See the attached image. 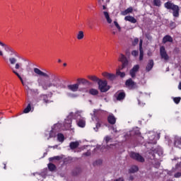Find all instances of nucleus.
Wrapping results in <instances>:
<instances>
[{
    "mask_svg": "<svg viewBox=\"0 0 181 181\" xmlns=\"http://www.w3.org/2000/svg\"><path fill=\"white\" fill-rule=\"evenodd\" d=\"M76 119L78 127L80 128H84L86 127V118L83 117L81 115V112H76L75 113L71 112L65 119L64 124V129H62V124L60 122L54 124L50 132H46L45 134V137L49 141V138H56L57 132H59L62 129H70L71 128V121L72 119Z\"/></svg>",
    "mask_w": 181,
    "mask_h": 181,
    "instance_id": "1",
    "label": "nucleus"
},
{
    "mask_svg": "<svg viewBox=\"0 0 181 181\" xmlns=\"http://www.w3.org/2000/svg\"><path fill=\"white\" fill-rule=\"evenodd\" d=\"M52 77L53 78L52 81L48 80L46 82H42L40 81H37L39 87H42V90H47L50 88V87H56V88H66V86L60 81L55 76V75L52 74Z\"/></svg>",
    "mask_w": 181,
    "mask_h": 181,
    "instance_id": "2",
    "label": "nucleus"
},
{
    "mask_svg": "<svg viewBox=\"0 0 181 181\" xmlns=\"http://www.w3.org/2000/svg\"><path fill=\"white\" fill-rule=\"evenodd\" d=\"M91 84V82L86 78H78L76 83L68 85L67 88L72 93H76V91H84Z\"/></svg>",
    "mask_w": 181,
    "mask_h": 181,
    "instance_id": "3",
    "label": "nucleus"
},
{
    "mask_svg": "<svg viewBox=\"0 0 181 181\" xmlns=\"http://www.w3.org/2000/svg\"><path fill=\"white\" fill-rule=\"evenodd\" d=\"M164 6L166 8V9L173 11V16L174 18H179V11H180L179 6L175 5V4L172 3V1H167L164 4Z\"/></svg>",
    "mask_w": 181,
    "mask_h": 181,
    "instance_id": "4",
    "label": "nucleus"
},
{
    "mask_svg": "<svg viewBox=\"0 0 181 181\" xmlns=\"http://www.w3.org/2000/svg\"><path fill=\"white\" fill-rule=\"evenodd\" d=\"M0 46H1V47H4L6 53H13V54H15V50H13V49L11 46L2 42V41H0ZM0 56L3 57L4 60H6V57L4 54V52L1 49Z\"/></svg>",
    "mask_w": 181,
    "mask_h": 181,
    "instance_id": "5",
    "label": "nucleus"
},
{
    "mask_svg": "<svg viewBox=\"0 0 181 181\" xmlns=\"http://www.w3.org/2000/svg\"><path fill=\"white\" fill-rule=\"evenodd\" d=\"M152 151H150L149 153L152 154L153 159L159 160L163 157V150L160 146H158L154 150H152Z\"/></svg>",
    "mask_w": 181,
    "mask_h": 181,
    "instance_id": "6",
    "label": "nucleus"
},
{
    "mask_svg": "<svg viewBox=\"0 0 181 181\" xmlns=\"http://www.w3.org/2000/svg\"><path fill=\"white\" fill-rule=\"evenodd\" d=\"M147 136L148 138V144H153L155 145L158 139H159V134H156L155 132H149L147 134Z\"/></svg>",
    "mask_w": 181,
    "mask_h": 181,
    "instance_id": "7",
    "label": "nucleus"
},
{
    "mask_svg": "<svg viewBox=\"0 0 181 181\" xmlns=\"http://www.w3.org/2000/svg\"><path fill=\"white\" fill-rule=\"evenodd\" d=\"M98 110H93V115L95 117V127H93V130L95 132H98V129L101 128V124H103V119H101L100 117H97V112H98Z\"/></svg>",
    "mask_w": 181,
    "mask_h": 181,
    "instance_id": "8",
    "label": "nucleus"
},
{
    "mask_svg": "<svg viewBox=\"0 0 181 181\" xmlns=\"http://www.w3.org/2000/svg\"><path fill=\"white\" fill-rule=\"evenodd\" d=\"M98 88L101 91V93H107L108 90H110V87L108 86V82L107 81L100 80L98 81Z\"/></svg>",
    "mask_w": 181,
    "mask_h": 181,
    "instance_id": "9",
    "label": "nucleus"
},
{
    "mask_svg": "<svg viewBox=\"0 0 181 181\" xmlns=\"http://www.w3.org/2000/svg\"><path fill=\"white\" fill-rule=\"evenodd\" d=\"M130 158L134 160H136L137 162H140L141 163H144V162H145V158L138 153H130Z\"/></svg>",
    "mask_w": 181,
    "mask_h": 181,
    "instance_id": "10",
    "label": "nucleus"
},
{
    "mask_svg": "<svg viewBox=\"0 0 181 181\" xmlns=\"http://www.w3.org/2000/svg\"><path fill=\"white\" fill-rule=\"evenodd\" d=\"M160 55L161 59H163L165 62H168V60H169V55L168 54V52H166V49L163 46L160 47Z\"/></svg>",
    "mask_w": 181,
    "mask_h": 181,
    "instance_id": "11",
    "label": "nucleus"
},
{
    "mask_svg": "<svg viewBox=\"0 0 181 181\" xmlns=\"http://www.w3.org/2000/svg\"><path fill=\"white\" fill-rule=\"evenodd\" d=\"M33 71L35 74H37V76H40V77H46L47 78H49L51 74L42 71L40 69H39V68H34Z\"/></svg>",
    "mask_w": 181,
    "mask_h": 181,
    "instance_id": "12",
    "label": "nucleus"
},
{
    "mask_svg": "<svg viewBox=\"0 0 181 181\" xmlns=\"http://www.w3.org/2000/svg\"><path fill=\"white\" fill-rule=\"evenodd\" d=\"M119 62H121V63L122 64L120 70L125 69V67L128 66V59H127V57H125V55L122 54H121L119 57Z\"/></svg>",
    "mask_w": 181,
    "mask_h": 181,
    "instance_id": "13",
    "label": "nucleus"
},
{
    "mask_svg": "<svg viewBox=\"0 0 181 181\" xmlns=\"http://www.w3.org/2000/svg\"><path fill=\"white\" fill-rule=\"evenodd\" d=\"M125 84L127 87L129 88V90H134V88H136V83L133 81L132 78L127 80Z\"/></svg>",
    "mask_w": 181,
    "mask_h": 181,
    "instance_id": "14",
    "label": "nucleus"
},
{
    "mask_svg": "<svg viewBox=\"0 0 181 181\" xmlns=\"http://www.w3.org/2000/svg\"><path fill=\"white\" fill-rule=\"evenodd\" d=\"M134 135H139V130L138 129V128L134 129L133 130H131L130 132H127L124 135V138H126L127 140L129 139V136H132Z\"/></svg>",
    "mask_w": 181,
    "mask_h": 181,
    "instance_id": "15",
    "label": "nucleus"
},
{
    "mask_svg": "<svg viewBox=\"0 0 181 181\" xmlns=\"http://www.w3.org/2000/svg\"><path fill=\"white\" fill-rule=\"evenodd\" d=\"M139 70V65H135L131 70H130V76L132 78H135L136 76V73H138Z\"/></svg>",
    "mask_w": 181,
    "mask_h": 181,
    "instance_id": "16",
    "label": "nucleus"
},
{
    "mask_svg": "<svg viewBox=\"0 0 181 181\" xmlns=\"http://www.w3.org/2000/svg\"><path fill=\"white\" fill-rule=\"evenodd\" d=\"M115 97L117 101H122V100H124V98H125V92L119 91L115 94Z\"/></svg>",
    "mask_w": 181,
    "mask_h": 181,
    "instance_id": "17",
    "label": "nucleus"
},
{
    "mask_svg": "<svg viewBox=\"0 0 181 181\" xmlns=\"http://www.w3.org/2000/svg\"><path fill=\"white\" fill-rule=\"evenodd\" d=\"M103 76L108 78V80H110V81H113V80H115V77H116L115 74H110L108 72H104L103 74Z\"/></svg>",
    "mask_w": 181,
    "mask_h": 181,
    "instance_id": "18",
    "label": "nucleus"
},
{
    "mask_svg": "<svg viewBox=\"0 0 181 181\" xmlns=\"http://www.w3.org/2000/svg\"><path fill=\"white\" fill-rule=\"evenodd\" d=\"M107 121L109 124H111V125H114L115 122H117V119L115 118V116H114V115L110 114L107 117Z\"/></svg>",
    "mask_w": 181,
    "mask_h": 181,
    "instance_id": "19",
    "label": "nucleus"
},
{
    "mask_svg": "<svg viewBox=\"0 0 181 181\" xmlns=\"http://www.w3.org/2000/svg\"><path fill=\"white\" fill-rule=\"evenodd\" d=\"M168 42H169V43H172L173 42V38L169 35L164 36L163 38V43H168Z\"/></svg>",
    "mask_w": 181,
    "mask_h": 181,
    "instance_id": "20",
    "label": "nucleus"
},
{
    "mask_svg": "<svg viewBox=\"0 0 181 181\" xmlns=\"http://www.w3.org/2000/svg\"><path fill=\"white\" fill-rule=\"evenodd\" d=\"M174 145L177 148H180V146H181V136H175V137Z\"/></svg>",
    "mask_w": 181,
    "mask_h": 181,
    "instance_id": "21",
    "label": "nucleus"
},
{
    "mask_svg": "<svg viewBox=\"0 0 181 181\" xmlns=\"http://www.w3.org/2000/svg\"><path fill=\"white\" fill-rule=\"evenodd\" d=\"M153 69V60L150 59L148 61V63L146 67V71H151Z\"/></svg>",
    "mask_w": 181,
    "mask_h": 181,
    "instance_id": "22",
    "label": "nucleus"
},
{
    "mask_svg": "<svg viewBox=\"0 0 181 181\" xmlns=\"http://www.w3.org/2000/svg\"><path fill=\"white\" fill-rule=\"evenodd\" d=\"M124 21L131 22V23H136V20L135 19V18L131 16H127L126 17H124Z\"/></svg>",
    "mask_w": 181,
    "mask_h": 181,
    "instance_id": "23",
    "label": "nucleus"
},
{
    "mask_svg": "<svg viewBox=\"0 0 181 181\" xmlns=\"http://www.w3.org/2000/svg\"><path fill=\"white\" fill-rule=\"evenodd\" d=\"M132 11H134V8L132 7H129L125 11H122L121 15L126 16V15H128V13H132Z\"/></svg>",
    "mask_w": 181,
    "mask_h": 181,
    "instance_id": "24",
    "label": "nucleus"
},
{
    "mask_svg": "<svg viewBox=\"0 0 181 181\" xmlns=\"http://www.w3.org/2000/svg\"><path fill=\"white\" fill-rule=\"evenodd\" d=\"M80 143L78 141H72L69 144V147L71 149H76V148H78Z\"/></svg>",
    "mask_w": 181,
    "mask_h": 181,
    "instance_id": "25",
    "label": "nucleus"
},
{
    "mask_svg": "<svg viewBox=\"0 0 181 181\" xmlns=\"http://www.w3.org/2000/svg\"><path fill=\"white\" fill-rule=\"evenodd\" d=\"M103 15H104L107 23H112V20L110 18V14L107 11H103Z\"/></svg>",
    "mask_w": 181,
    "mask_h": 181,
    "instance_id": "26",
    "label": "nucleus"
},
{
    "mask_svg": "<svg viewBox=\"0 0 181 181\" xmlns=\"http://www.w3.org/2000/svg\"><path fill=\"white\" fill-rule=\"evenodd\" d=\"M139 170V168L136 165H132L129 169L130 173H136Z\"/></svg>",
    "mask_w": 181,
    "mask_h": 181,
    "instance_id": "27",
    "label": "nucleus"
},
{
    "mask_svg": "<svg viewBox=\"0 0 181 181\" xmlns=\"http://www.w3.org/2000/svg\"><path fill=\"white\" fill-rule=\"evenodd\" d=\"M122 68V67H120L119 69H117V71H116V75L117 76H119V77H121L122 78H123V77H125V74H124V72H121L119 70H122V69H121Z\"/></svg>",
    "mask_w": 181,
    "mask_h": 181,
    "instance_id": "28",
    "label": "nucleus"
},
{
    "mask_svg": "<svg viewBox=\"0 0 181 181\" xmlns=\"http://www.w3.org/2000/svg\"><path fill=\"white\" fill-rule=\"evenodd\" d=\"M88 78L90 80H91L92 81H94L95 83H98V81H100L101 79L98 78L97 76H88Z\"/></svg>",
    "mask_w": 181,
    "mask_h": 181,
    "instance_id": "29",
    "label": "nucleus"
},
{
    "mask_svg": "<svg viewBox=\"0 0 181 181\" xmlns=\"http://www.w3.org/2000/svg\"><path fill=\"white\" fill-rule=\"evenodd\" d=\"M77 39L78 40H81L82 39H84V32L78 31L77 34Z\"/></svg>",
    "mask_w": 181,
    "mask_h": 181,
    "instance_id": "30",
    "label": "nucleus"
},
{
    "mask_svg": "<svg viewBox=\"0 0 181 181\" xmlns=\"http://www.w3.org/2000/svg\"><path fill=\"white\" fill-rule=\"evenodd\" d=\"M48 169L49 170H50V172H54V170H56V165L53 163H49Z\"/></svg>",
    "mask_w": 181,
    "mask_h": 181,
    "instance_id": "31",
    "label": "nucleus"
},
{
    "mask_svg": "<svg viewBox=\"0 0 181 181\" xmlns=\"http://www.w3.org/2000/svg\"><path fill=\"white\" fill-rule=\"evenodd\" d=\"M66 95L69 98H77V97H78V95L73 93H66Z\"/></svg>",
    "mask_w": 181,
    "mask_h": 181,
    "instance_id": "32",
    "label": "nucleus"
},
{
    "mask_svg": "<svg viewBox=\"0 0 181 181\" xmlns=\"http://www.w3.org/2000/svg\"><path fill=\"white\" fill-rule=\"evenodd\" d=\"M30 110H32V107L30 105V103H29L23 110L24 114H28V112H30Z\"/></svg>",
    "mask_w": 181,
    "mask_h": 181,
    "instance_id": "33",
    "label": "nucleus"
},
{
    "mask_svg": "<svg viewBox=\"0 0 181 181\" xmlns=\"http://www.w3.org/2000/svg\"><path fill=\"white\" fill-rule=\"evenodd\" d=\"M89 93L91 94V95H97L98 94V90L97 89L91 88L89 90Z\"/></svg>",
    "mask_w": 181,
    "mask_h": 181,
    "instance_id": "34",
    "label": "nucleus"
},
{
    "mask_svg": "<svg viewBox=\"0 0 181 181\" xmlns=\"http://www.w3.org/2000/svg\"><path fill=\"white\" fill-rule=\"evenodd\" d=\"M57 139H58L59 142H64V135H63L62 134H57Z\"/></svg>",
    "mask_w": 181,
    "mask_h": 181,
    "instance_id": "35",
    "label": "nucleus"
},
{
    "mask_svg": "<svg viewBox=\"0 0 181 181\" xmlns=\"http://www.w3.org/2000/svg\"><path fill=\"white\" fill-rule=\"evenodd\" d=\"M13 73H14V74H16V76H17V77H18V78L21 80L23 86H25V82H23V79L22 78L21 75H19V74L18 72H16V71H15V70H13Z\"/></svg>",
    "mask_w": 181,
    "mask_h": 181,
    "instance_id": "36",
    "label": "nucleus"
},
{
    "mask_svg": "<svg viewBox=\"0 0 181 181\" xmlns=\"http://www.w3.org/2000/svg\"><path fill=\"white\" fill-rule=\"evenodd\" d=\"M8 60L11 64H16V62H18V59L15 57H10Z\"/></svg>",
    "mask_w": 181,
    "mask_h": 181,
    "instance_id": "37",
    "label": "nucleus"
},
{
    "mask_svg": "<svg viewBox=\"0 0 181 181\" xmlns=\"http://www.w3.org/2000/svg\"><path fill=\"white\" fill-rule=\"evenodd\" d=\"M104 141L106 142V144H108V142H112V138L110 136H106L104 138Z\"/></svg>",
    "mask_w": 181,
    "mask_h": 181,
    "instance_id": "38",
    "label": "nucleus"
},
{
    "mask_svg": "<svg viewBox=\"0 0 181 181\" xmlns=\"http://www.w3.org/2000/svg\"><path fill=\"white\" fill-rule=\"evenodd\" d=\"M173 160H177V163H176V168H179V166H180V163H181V158H175L174 159H173Z\"/></svg>",
    "mask_w": 181,
    "mask_h": 181,
    "instance_id": "39",
    "label": "nucleus"
},
{
    "mask_svg": "<svg viewBox=\"0 0 181 181\" xmlns=\"http://www.w3.org/2000/svg\"><path fill=\"white\" fill-rule=\"evenodd\" d=\"M41 98L43 99V101L47 104L49 103V100H47V95H41Z\"/></svg>",
    "mask_w": 181,
    "mask_h": 181,
    "instance_id": "40",
    "label": "nucleus"
},
{
    "mask_svg": "<svg viewBox=\"0 0 181 181\" xmlns=\"http://www.w3.org/2000/svg\"><path fill=\"white\" fill-rule=\"evenodd\" d=\"M153 4L155 6H160L162 5L160 0H154Z\"/></svg>",
    "mask_w": 181,
    "mask_h": 181,
    "instance_id": "41",
    "label": "nucleus"
},
{
    "mask_svg": "<svg viewBox=\"0 0 181 181\" xmlns=\"http://www.w3.org/2000/svg\"><path fill=\"white\" fill-rule=\"evenodd\" d=\"M54 159H55V160H60V159H62V157L57 156L49 158L50 161L54 160Z\"/></svg>",
    "mask_w": 181,
    "mask_h": 181,
    "instance_id": "42",
    "label": "nucleus"
},
{
    "mask_svg": "<svg viewBox=\"0 0 181 181\" xmlns=\"http://www.w3.org/2000/svg\"><path fill=\"white\" fill-rule=\"evenodd\" d=\"M140 55H139V60H144V49L139 50Z\"/></svg>",
    "mask_w": 181,
    "mask_h": 181,
    "instance_id": "43",
    "label": "nucleus"
},
{
    "mask_svg": "<svg viewBox=\"0 0 181 181\" xmlns=\"http://www.w3.org/2000/svg\"><path fill=\"white\" fill-rule=\"evenodd\" d=\"M22 68V64L21 63H16L15 65V69L16 70H19V69Z\"/></svg>",
    "mask_w": 181,
    "mask_h": 181,
    "instance_id": "44",
    "label": "nucleus"
},
{
    "mask_svg": "<svg viewBox=\"0 0 181 181\" xmlns=\"http://www.w3.org/2000/svg\"><path fill=\"white\" fill-rule=\"evenodd\" d=\"M26 90H27V93H30V91H34V93H38V90L37 89H30L28 88V86H27V88H26Z\"/></svg>",
    "mask_w": 181,
    "mask_h": 181,
    "instance_id": "45",
    "label": "nucleus"
},
{
    "mask_svg": "<svg viewBox=\"0 0 181 181\" xmlns=\"http://www.w3.org/2000/svg\"><path fill=\"white\" fill-rule=\"evenodd\" d=\"M139 54V52H138V50H134L132 52V55L134 57H136V56H138Z\"/></svg>",
    "mask_w": 181,
    "mask_h": 181,
    "instance_id": "46",
    "label": "nucleus"
},
{
    "mask_svg": "<svg viewBox=\"0 0 181 181\" xmlns=\"http://www.w3.org/2000/svg\"><path fill=\"white\" fill-rule=\"evenodd\" d=\"M139 42V39L134 38V40H133V42H132L133 46H136V45H138Z\"/></svg>",
    "mask_w": 181,
    "mask_h": 181,
    "instance_id": "47",
    "label": "nucleus"
},
{
    "mask_svg": "<svg viewBox=\"0 0 181 181\" xmlns=\"http://www.w3.org/2000/svg\"><path fill=\"white\" fill-rule=\"evenodd\" d=\"M180 98H174L173 101L175 103V104H179L180 103Z\"/></svg>",
    "mask_w": 181,
    "mask_h": 181,
    "instance_id": "48",
    "label": "nucleus"
},
{
    "mask_svg": "<svg viewBox=\"0 0 181 181\" xmlns=\"http://www.w3.org/2000/svg\"><path fill=\"white\" fill-rule=\"evenodd\" d=\"M171 29H175L176 28V24L174 22L170 23Z\"/></svg>",
    "mask_w": 181,
    "mask_h": 181,
    "instance_id": "49",
    "label": "nucleus"
},
{
    "mask_svg": "<svg viewBox=\"0 0 181 181\" xmlns=\"http://www.w3.org/2000/svg\"><path fill=\"white\" fill-rule=\"evenodd\" d=\"M114 23H115V26H116V28L117 29H119V30H121V27L119 26V24H118V22L114 21Z\"/></svg>",
    "mask_w": 181,
    "mask_h": 181,
    "instance_id": "50",
    "label": "nucleus"
},
{
    "mask_svg": "<svg viewBox=\"0 0 181 181\" xmlns=\"http://www.w3.org/2000/svg\"><path fill=\"white\" fill-rule=\"evenodd\" d=\"M101 163H103V160H97L95 163L94 165H101Z\"/></svg>",
    "mask_w": 181,
    "mask_h": 181,
    "instance_id": "51",
    "label": "nucleus"
},
{
    "mask_svg": "<svg viewBox=\"0 0 181 181\" xmlns=\"http://www.w3.org/2000/svg\"><path fill=\"white\" fill-rule=\"evenodd\" d=\"M144 42V41L142 40H140L139 42V50H144V49L142 48V43Z\"/></svg>",
    "mask_w": 181,
    "mask_h": 181,
    "instance_id": "52",
    "label": "nucleus"
},
{
    "mask_svg": "<svg viewBox=\"0 0 181 181\" xmlns=\"http://www.w3.org/2000/svg\"><path fill=\"white\" fill-rule=\"evenodd\" d=\"M37 177V179H39L40 180H42V179H45L46 177H45V176H43V175H40V174H38Z\"/></svg>",
    "mask_w": 181,
    "mask_h": 181,
    "instance_id": "53",
    "label": "nucleus"
},
{
    "mask_svg": "<svg viewBox=\"0 0 181 181\" xmlns=\"http://www.w3.org/2000/svg\"><path fill=\"white\" fill-rule=\"evenodd\" d=\"M90 155H91V152L90 151H87L83 154V156H90Z\"/></svg>",
    "mask_w": 181,
    "mask_h": 181,
    "instance_id": "54",
    "label": "nucleus"
},
{
    "mask_svg": "<svg viewBox=\"0 0 181 181\" xmlns=\"http://www.w3.org/2000/svg\"><path fill=\"white\" fill-rule=\"evenodd\" d=\"M180 176H181V173H177L174 175L175 177H180Z\"/></svg>",
    "mask_w": 181,
    "mask_h": 181,
    "instance_id": "55",
    "label": "nucleus"
},
{
    "mask_svg": "<svg viewBox=\"0 0 181 181\" xmlns=\"http://www.w3.org/2000/svg\"><path fill=\"white\" fill-rule=\"evenodd\" d=\"M115 181H124V178L123 177H119V178H117V179L115 180Z\"/></svg>",
    "mask_w": 181,
    "mask_h": 181,
    "instance_id": "56",
    "label": "nucleus"
},
{
    "mask_svg": "<svg viewBox=\"0 0 181 181\" xmlns=\"http://www.w3.org/2000/svg\"><path fill=\"white\" fill-rule=\"evenodd\" d=\"M112 131L113 132H118V131H117V128L112 127Z\"/></svg>",
    "mask_w": 181,
    "mask_h": 181,
    "instance_id": "57",
    "label": "nucleus"
},
{
    "mask_svg": "<svg viewBox=\"0 0 181 181\" xmlns=\"http://www.w3.org/2000/svg\"><path fill=\"white\" fill-rule=\"evenodd\" d=\"M103 1L104 0H98L99 5H102Z\"/></svg>",
    "mask_w": 181,
    "mask_h": 181,
    "instance_id": "58",
    "label": "nucleus"
},
{
    "mask_svg": "<svg viewBox=\"0 0 181 181\" xmlns=\"http://www.w3.org/2000/svg\"><path fill=\"white\" fill-rule=\"evenodd\" d=\"M103 11L107 10V6H103Z\"/></svg>",
    "mask_w": 181,
    "mask_h": 181,
    "instance_id": "59",
    "label": "nucleus"
},
{
    "mask_svg": "<svg viewBox=\"0 0 181 181\" xmlns=\"http://www.w3.org/2000/svg\"><path fill=\"white\" fill-rule=\"evenodd\" d=\"M178 89L181 90V82H180L179 85H178Z\"/></svg>",
    "mask_w": 181,
    "mask_h": 181,
    "instance_id": "60",
    "label": "nucleus"
},
{
    "mask_svg": "<svg viewBox=\"0 0 181 181\" xmlns=\"http://www.w3.org/2000/svg\"><path fill=\"white\" fill-rule=\"evenodd\" d=\"M49 148H57V145L54 146H49Z\"/></svg>",
    "mask_w": 181,
    "mask_h": 181,
    "instance_id": "61",
    "label": "nucleus"
},
{
    "mask_svg": "<svg viewBox=\"0 0 181 181\" xmlns=\"http://www.w3.org/2000/svg\"><path fill=\"white\" fill-rule=\"evenodd\" d=\"M111 146H114V145H110V146H107V149H110V148H111Z\"/></svg>",
    "mask_w": 181,
    "mask_h": 181,
    "instance_id": "62",
    "label": "nucleus"
},
{
    "mask_svg": "<svg viewBox=\"0 0 181 181\" xmlns=\"http://www.w3.org/2000/svg\"><path fill=\"white\" fill-rule=\"evenodd\" d=\"M129 179H130V180H134V177L130 176Z\"/></svg>",
    "mask_w": 181,
    "mask_h": 181,
    "instance_id": "63",
    "label": "nucleus"
},
{
    "mask_svg": "<svg viewBox=\"0 0 181 181\" xmlns=\"http://www.w3.org/2000/svg\"><path fill=\"white\" fill-rule=\"evenodd\" d=\"M64 66L66 67V66H67V64L64 63Z\"/></svg>",
    "mask_w": 181,
    "mask_h": 181,
    "instance_id": "64",
    "label": "nucleus"
}]
</instances>
